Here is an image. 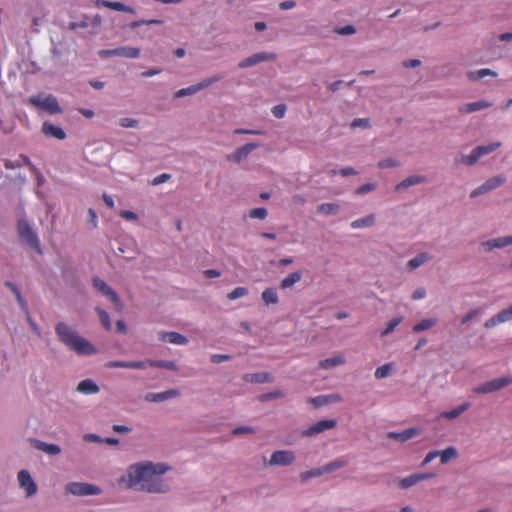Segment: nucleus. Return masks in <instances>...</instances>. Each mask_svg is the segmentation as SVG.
Returning <instances> with one entry per match:
<instances>
[{
    "label": "nucleus",
    "instance_id": "20",
    "mask_svg": "<svg viewBox=\"0 0 512 512\" xmlns=\"http://www.w3.org/2000/svg\"><path fill=\"white\" fill-rule=\"evenodd\" d=\"M42 132L46 136L53 137V138H56L58 140H63L66 137L65 131L61 127L56 126V125H54V124H52L51 122H48V121L43 123Z\"/></svg>",
    "mask_w": 512,
    "mask_h": 512
},
{
    "label": "nucleus",
    "instance_id": "15",
    "mask_svg": "<svg viewBox=\"0 0 512 512\" xmlns=\"http://www.w3.org/2000/svg\"><path fill=\"white\" fill-rule=\"evenodd\" d=\"M337 422L336 420L330 419V420H321L318 421L316 424L310 426L308 429L302 432L303 436L311 437L316 434H319L325 430L332 429L336 427Z\"/></svg>",
    "mask_w": 512,
    "mask_h": 512
},
{
    "label": "nucleus",
    "instance_id": "5",
    "mask_svg": "<svg viewBox=\"0 0 512 512\" xmlns=\"http://www.w3.org/2000/svg\"><path fill=\"white\" fill-rule=\"evenodd\" d=\"M501 145L500 142L491 143L488 145L478 146L473 151L467 155L461 157V162L468 166L474 165L482 156L488 155L489 153L495 151Z\"/></svg>",
    "mask_w": 512,
    "mask_h": 512
},
{
    "label": "nucleus",
    "instance_id": "22",
    "mask_svg": "<svg viewBox=\"0 0 512 512\" xmlns=\"http://www.w3.org/2000/svg\"><path fill=\"white\" fill-rule=\"evenodd\" d=\"M509 245H512V236L499 237L483 243V246L487 251L495 248H503Z\"/></svg>",
    "mask_w": 512,
    "mask_h": 512
},
{
    "label": "nucleus",
    "instance_id": "62",
    "mask_svg": "<svg viewBox=\"0 0 512 512\" xmlns=\"http://www.w3.org/2000/svg\"><path fill=\"white\" fill-rule=\"evenodd\" d=\"M480 313L479 309H472L470 312H468L461 320L462 324H465L472 320L474 317H476Z\"/></svg>",
    "mask_w": 512,
    "mask_h": 512
},
{
    "label": "nucleus",
    "instance_id": "40",
    "mask_svg": "<svg viewBox=\"0 0 512 512\" xmlns=\"http://www.w3.org/2000/svg\"><path fill=\"white\" fill-rule=\"evenodd\" d=\"M6 286L15 294L17 302L22 307V309L28 314L27 304L24 301L19 289L12 282H6Z\"/></svg>",
    "mask_w": 512,
    "mask_h": 512
},
{
    "label": "nucleus",
    "instance_id": "25",
    "mask_svg": "<svg viewBox=\"0 0 512 512\" xmlns=\"http://www.w3.org/2000/svg\"><path fill=\"white\" fill-rule=\"evenodd\" d=\"M77 390L83 394H96L99 392V387L93 380L85 379L78 384Z\"/></svg>",
    "mask_w": 512,
    "mask_h": 512
},
{
    "label": "nucleus",
    "instance_id": "45",
    "mask_svg": "<svg viewBox=\"0 0 512 512\" xmlns=\"http://www.w3.org/2000/svg\"><path fill=\"white\" fill-rule=\"evenodd\" d=\"M497 320L500 321V323L512 320V304L508 308L497 313Z\"/></svg>",
    "mask_w": 512,
    "mask_h": 512
},
{
    "label": "nucleus",
    "instance_id": "23",
    "mask_svg": "<svg viewBox=\"0 0 512 512\" xmlns=\"http://www.w3.org/2000/svg\"><path fill=\"white\" fill-rule=\"evenodd\" d=\"M433 476H434V474H425V473L412 474L408 477L403 478L400 481V486H401V488L407 489V488L412 487L413 485L417 484L418 482L426 480Z\"/></svg>",
    "mask_w": 512,
    "mask_h": 512
},
{
    "label": "nucleus",
    "instance_id": "32",
    "mask_svg": "<svg viewBox=\"0 0 512 512\" xmlns=\"http://www.w3.org/2000/svg\"><path fill=\"white\" fill-rule=\"evenodd\" d=\"M469 407H470V403L466 402L450 411L443 412L441 414V417L445 418V419H450V420L455 419L458 416H460L463 412H465Z\"/></svg>",
    "mask_w": 512,
    "mask_h": 512
},
{
    "label": "nucleus",
    "instance_id": "61",
    "mask_svg": "<svg viewBox=\"0 0 512 512\" xmlns=\"http://www.w3.org/2000/svg\"><path fill=\"white\" fill-rule=\"evenodd\" d=\"M230 358H231V356L225 355V354H213L211 356L210 360L213 363H221V362L229 360Z\"/></svg>",
    "mask_w": 512,
    "mask_h": 512
},
{
    "label": "nucleus",
    "instance_id": "8",
    "mask_svg": "<svg viewBox=\"0 0 512 512\" xmlns=\"http://www.w3.org/2000/svg\"><path fill=\"white\" fill-rule=\"evenodd\" d=\"M506 181L505 176L503 175H497L494 177L489 178L487 181H485L481 186L477 187L471 192V197L475 198L477 196H480L482 194H485L491 190L496 189L497 187L504 184Z\"/></svg>",
    "mask_w": 512,
    "mask_h": 512
},
{
    "label": "nucleus",
    "instance_id": "4",
    "mask_svg": "<svg viewBox=\"0 0 512 512\" xmlns=\"http://www.w3.org/2000/svg\"><path fill=\"white\" fill-rule=\"evenodd\" d=\"M17 230L19 237L23 242L37 252H41L37 234L26 220L22 219L18 221Z\"/></svg>",
    "mask_w": 512,
    "mask_h": 512
},
{
    "label": "nucleus",
    "instance_id": "9",
    "mask_svg": "<svg viewBox=\"0 0 512 512\" xmlns=\"http://www.w3.org/2000/svg\"><path fill=\"white\" fill-rule=\"evenodd\" d=\"M99 55L101 57L119 56L133 59L139 57L140 49L137 47H118L116 49L101 50Z\"/></svg>",
    "mask_w": 512,
    "mask_h": 512
},
{
    "label": "nucleus",
    "instance_id": "11",
    "mask_svg": "<svg viewBox=\"0 0 512 512\" xmlns=\"http://www.w3.org/2000/svg\"><path fill=\"white\" fill-rule=\"evenodd\" d=\"M512 383V379L509 377L496 378L488 381L476 388V392L487 394L498 391Z\"/></svg>",
    "mask_w": 512,
    "mask_h": 512
},
{
    "label": "nucleus",
    "instance_id": "18",
    "mask_svg": "<svg viewBox=\"0 0 512 512\" xmlns=\"http://www.w3.org/2000/svg\"><path fill=\"white\" fill-rule=\"evenodd\" d=\"M259 144L257 143H248L245 144L235 150V152L229 156V159L240 162L245 159L254 149L258 148Z\"/></svg>",
    "mask_w": 512,
    "mask_h": 512
},
{
    "label": "nucleus",
    "instance_id": "59",
    "mask_svg": "<svg viewBox=\"0 0 512 512\" xmlns=\"http://www.w3.org/2000/svg\"><path fill=\"white\" fill-rule=\"evenodd\" d=\"M148 361H128V368L131 369H145L147 367Z\"/></svg>",
    "mask_w": 512,
    "mask_h": 512
},
{
    "label": "nucleus",
    "instance_id": "2",
    "mask_svg": "<svg viewBox=\"0 0 512 512\" xmlns=\"http://www.w3.org/2000/svg\"><path fill=\"white\" fill-rule=\"evenodd\" d=\"M59 340L69 349L79 355H91L96 352L94 346L85 338L79 336L70 326L59 322L55 328Z\"/></svg>",
    "mask_w": 512,
    "mask_h": 512
},
{
    "label": "nucleus",
    "instance_id": "48",
    "mask_svg": "<svg viewBox=\"0 0 512 512\" xmlns=\"http://www.w3.org/2000/svg\"><path fill=\"white\" fill-rule=\"evenodd\" d=\"M249 216L263 220L267 217V210L264 207L254 208L250 210Z\"/></svg>",
    "mask_w": 512,
    "mask_h": 512
},
{
    "label": "nucleus",
    "instance_id": "7",
    "mask_svg": "<svg viewBox=\"0 0 512 512\" xmlns=\"http://www.w3.org/2000/svg\"><path fill=\"white\" fill-rule=\"evenodd\" d=\"M94 287L104 296L108 297L109 300L114 304L118 311L122 310V302L118 297L117 293L103 280L95 278L93 280Z\"/></svg>",
    "mask_w": 512,
    "mask_h": 512
},
{
    "label": "nucleus",
    "instance_id": "35",
    "mask_svg": "<svg viewBox=\"0 0 512 512\" xmlns=\"http://www.w3.org/2000/svg\"><path fill=\"white\" fill-rule=\"evenodd\" d=\"M262 300L266 305L277 304L279 299L276 290L273 288L264 289L262 292Z\"/></svg>",
    "mask_w": 512,
    "mask_h": 512
},
{
    "label": "nucleus",
    "instance_id": "43",
    "mask_svg": "<svg viewBox=\"0 0 512 512\" xmlns=\"http://www.w3.org/2000/svg\"><path fill=\"white\" fill-rule=\"evenodd\" d=\"M96 311L99 315L100 321H101L102 325L104 326V328L106 330H110L111 329V321H110V317H109L108 313L101 308H96Z\"/></svg>",
    "mask_w": 512,
    "mask_h": 512
},
{
    "label": "nucleus",
    "instance_id": "19",
    "mask_svg": "<svg viewBox=\"0 0 512 512\" xmlns=\"http://www.w3.org/2000/svg\"><path fill=\"white\" fill-rule=\"evenodd\" d=\"M179 395V391L176 389H170L164 392L159 393H147L145 395V400L148 402H162Z\"/></svg>",
    "mask_w": 512,
    "mask_h": 512
},
{
    "label": "nucleus",
    "instance_id": "3",
    "mask_svg": "<svg viewBox=\"0 0 512 512\" xmlns=\"http://www.w3.org/2000/svg\"><path fill=\"white\" fill-rule=\"evenodd\" d=\"M29 103L33 106L53 115L62 112L61 107L55 96L38 94L29 98Z\"/></svg>",
    "mask_w": 512,
    "mask_h": 512
},
{
    "label": "nucleus",
    "instance_id": "50",
    "mask_svg": "<svg viewBox=\"0 0 512 512\" xmlns=\"http://www.w3.org/2000/svg\"><path fill=\"white\" fill-rule=\"evenodd\" d=\"M399 163L392 159V158H386L378 162V167L380 169H386V168H392L398 166Z\"/></svg>",
    "mask_w": 512,
    "mask_h": 512
},
{
    "label": "nucleus",
    "instance_id": "36",
    "mask_svg": "<svg viewBox=\"0 0 512 512\" xmlns=\"http://www.w3.org/2000/svg\"><path fill=\"white\" fill-rule=\"evenodd\" d=\"M36 447L50 455H58L61 452V449L56 444H47L45 442L36 441Z\"/></svg>",
    "mask_w": 512,
    "mask_h": 512
},
{
    "label": "nucleus",
    "instance_id": "28",
    "mask_svg": "<svg viewBox=\"0 0 512 512\" xmlns=\"http://www.w3.org/2000/svg\"><path fill=\"white\" fill-rule=\"evenodd\" d=\"M346 362L344 356L342 355H335L330 358H326L322 361H320L319 366L323 369H330L333 367H336L338 365H342Z\"/></svg>",
    "mask_w": 512,
    "mask_h": 512
},
{
    "label": "nucleus",
    "instance_id": "53",
    "mask_svg": "<svg viewBox=\"0 0 512 512\" xmlns=\"http://www.w3.org/2000/svg\"><path fill=\"white\" fill-rule=\"evenodd\" d=\"M120 125L124 128H135L138 126V121L133 118H122Z\"/></svg>",
    "mask_w": 512,
    "mask_h": 512
},
{
    "label": "nucleus",
    "instance_id": "41",
    "mask_svg": "<svg viewBox=\"0 0 512 512\" xmlns=\"http://www.w3.org/2000/svg\"><path fill=\"white\" fill-rule=\"evenodd\" d=\"M324 474L323 467L321 468H313L311 470L302 472L300 474V479L302 482L307 481L310 478L319 477Z\"/></svg>",
    "mask_w": 512,
    "mask_h": 512
},
{
    "label": "nucleus",
    "instance_id": "1",
    "mask_svg": "<svg viewBox=\"0 0 512 512\" xmlns=\"http://www.w3.org/2000/svg\"><path fill=\"white\" fill-rule=\"evenodd\" d=\"M166 470L167 468L164 465H154L152 463L131 466L128 470L127 486L150 493L167 492L169 486L161 477Z\"/></svg>",
    "mask_w": 512,
    "mask_h": 512
},
{
    "label": "nucleus",
    "instance_id": "10",
    "mask_svg": "<svg viewBox=\"0 0 512 512\" xmlns=\"http://www.w3.org/2000/svg\"><path fill=\"white\" fill-rule=\"evenodd\" d=\"M221 78H222V76H214V77H211V78H208V79H204L203 81L199 82L198 84H195V85L189 86L187 88H182V89L178 90L177 92H175L174 97L175 98H181V97H185V96H188V95L195 94V93L199 92L200 90H202L204 88H207L208 86H210L214 82H217Z\"/></svg>",
    "mask_w": 512,
    "mask_h": 512
},
{
    "label": "nucleus",
    "instance_id": "63",
    "mask_svg": "<svg viewBox=\"0 0 512 512\" xmlns=\"http://www.w3.org/2000/svg\"><path fill=\"white\" fill-rule=\"evenodd\" d=\"M426 289L423 288V287H420L418 289H416L413 294H412V299L413 300H420V299H423L426 297Z\"/></svg>",
    "mask_w": 512,
    "mask_h": 512
},
{
    "label": "nucleus",
    "instance_id": "47",
    "mask_svg": "<svg viewBox=\"0 0 512 512\" xmlns=\"http://www.w3.org/2000/svg\"><path fill=\"white\" fill-rule=\"evenodd\" d=\"M487 75L496 76V73L490 69H480L470 74V78L473 80L484 78Z\"/></svg>",
    "mask_w": 512,
    "mask_h": 512
},
{
    "label": "nucleus",
    "instance_id": "42",
    "mask_svg": "<svg viewBox=\"0 0 512 512\" xmlns=\"http://www.w3.org/2000/svg\"><path fill=\"white\" fill-rule=\"evenodd\" d=\"M402 322V317H396V318H393L391 319L388 324H387V327L381 332V336H386L390 333H392L395 328Z\"/></svg>",
    "mask_w": 512,
    "mask_h": 512
},
{
    "label": "nucleus",
    "instance_id": "29",
    "mask_svg": "<svg viewBox=\"0 0 512 512\" xmlns=\"http://www.w3.org/2000/svg\"><path fill=\"white\" fill-rule=\"evenodd\" d=\"M426 182V177L420 176V175H413L410 176L404 180H402L399 184L396 186V190L405 189L412 185L420 184Z\"/></svg>",
    "mask_w": 512,
    "mask_h": 512
},
{
    "label": "nucleus",
    "instance_id": "39",
    "mask_svg": "<svg viewBox=\"0 0 512 512\" xmlns=\"http://www.w3.org/2000/svg\"><path fill=\"white\" fill-rule=\"evenodd\" d=\"M317 211L324 215L336 214L339 211V205L335 203H322L318 206Z\"/></svg>",
    "mask_w": 512,
    "mask_h": 512
},
{
    "label": "nucleus",
    "instance_id": "58",
    "mask_svg": "<svg viewBox=\"0 0 512 512\" xmlns=\"http://www.w3.org/2000/svg\"><path fill=\"white\" fill-rule=\"evenodd\" d=\"M355 32H356V29L352 25H346L337 30V33L340 35H351V34H354Z\"/></svg>",
    "mask_w": 512,
    "mask_h": 512
},
{
    "label": "nucleus",
    "instance_id": "55",
    "mask_svg": "<svg viewBox=\"0 0 512 512\" xmlns=\"http://www.w3.org/2000/svg\"><path fill=\"white\" fill-rule=\"evenodd\" d=\"M163 21L162 20H156V19H151V20H141V21H135L131 24V27L132 28H136V27H139L143 24H146V25H150V24H162Z\"/></svg>",
    "mask_w": 512,
    "mask_h": 512
},
{
    "label": "nucleus",
    "instance_id": "12",
    "mask_svg": "<svg viewBox=\"0 0 512 512\" xmlns=\"http://www.w3.org/2000/svg\"><path fill=\"white\" fill-rule=\"evenodd\" d=\"M277 55L272 52H259L243 59L238 66L240 68H248L264 61H274Z\"/></svg>",
    "mask_w": 512,
    "mask_h": 512
},
{
    "label": "nucleus",
    "instance_id": "57",
    "mask_svg": "<svg viewBox=\"0 0 512 512\" xmlns=\"http://www.w3.org/2000/svg\"><path fill=\"white\" fill-rule=\"evenodd\" d=\"M108 368H128V361H109L106 363Z\"/></svg>",
    "mask_w": 512,
    "mask_h": 512
},
{
    "label": "nucleus",
    "instance_id": "6",
    "mask_svg": "<svg viewBox=\"0 0 512 512\" xmlns=\"http://www.w3.org/2000/svg\"><path fill=\"white\" fill-rule=\"evenodd\" d=\"M66 493L76 496L98 495L100 488L95 485L81 482H70L65 487Z\"/></svg>",
    "mask_w": 512,
    "mask_h": 512
},
{
    "label": "nucleus",
    "instance_id": "21",
    "mask_svg": "<svg viewBox=\"0 0 512 512\" xmlns=\"http://www.w3.org/2000/svg\"><path fill=\"white\" fill-rule=\"evenodd\" d=\"M160 340L176 345H185L188 343V339L178 332H161Z\"/></svg>",
    "mask_w": 512,
    "mask_h": 512
},
{
    "label": "nucleus",
    "instance_id": "17",
    "mask_svg": "<svg viewBox=\"0 0 512 512\" xmlns=\"http://www.w3.org/2000/svg\"><path fill=\"white\" fill-rule=\"evenodd\" d=\"M95 5L98 8L106 7V8L115 10V11H121V12L131 13V14L135 13V10L132 7L127 6L121 2H112V1H108V0H96Z\"/></svg>",
    "mask_w": 512,
    "mask_h": 512
},
{
    "label": "nucleus",
    "instance_id": "31",
    "mask_svg": "<svg viewBox=\"0 0 512 512\" xmlns=\"http://www.w3.org/2000/svg\"><path fill=\"white\" fill-rule=\"evenodd\" d=\"M430 259H431V256L428 253H425V252L419 253L418 255H416L414 258H412L408 262V267L411 270H414V269L420 267L421 265L425 264L426 262H428Z\"/></svg>",
    "mask_w": 512,
    "mask_h": 512
},
{
    "label": "nucleus",
    "instance_id": "38",
    "mask_svg": "<svg viewBox=\"0 0 512 512\" xmlns=\"http://www.w3.org/2000/svg\"><path fill=\"white\" fill-rule=\"evenodd\" d=\"M437 323L436 318L423 319L413 327L414 332H422L432 328Z\"/></svg>",
    "mask_w": 512,
    "mask_h": 512
},
{
    "label": "nucleus",
    "instance_id": "52",
    "mask_svg": "<svg viewBox=\"0 0 512 512\" xmlns=\"http://www.w3.org/2000/svg\"><path fill=\"white\" fill-rule=\"evenodd\" d=\"M370 126L369 119L367 118H356L352 121L351 127H362V128H368Z\"/></svg>",
    "mask_w": 512,
    "mask_h": 512
},
{
    "label": "nucleus",
    "instance_id": "51",
    "mask_svg": "<svg viewBox=\"0 0 512 512\" xmlns=\"http://www.w3.org/2000/svg\"><path fill=\"white\" fill-rule=\"evenodd\" d=\"M286 113V105L278 104L272 108V114L274 117L281 119L285 116Z\"/></svg>",
    "mask_w": 512,
    "mask_h": 512
},
{
    "label": "nucleus",
    "instance_id": "54",
    "mask_svg": "<svg viewBox=\"0 0 512 512\" xmlns=\"http://www.w3.org/2000/svg\"><path fill=\"white\" fill-rule=\"evenodd\" d=\"M375 189V184L367 183L359 186L356 189V194L363 195Z\"/></svg>",
    "mask_w": 512,
    "mask_h": 512
},
{
    "label": "nucleus",
    "instance_id": "56",
    "mask_svg": "<svg viewBox=\"0 0 512 512\" xmlns=\"http://www.w3.org/2000/svg\"><path fill=\"white\" fill-rule=\"evenodd\" d=\"M120 216L125 219V220H129V221H136L138 219V216L136 213L132 212V211H128V210H122L120 211Z\"/></svg>",
    "mask_w": 512,
    "mask_h": 512
},
{
    "label": "nucleus",
    "instance_id": "60",
    "mask_svg": "<svg viewBox=\"0 0 512 512\" xmlns=\"http://www.w3.org/2000/svg\"><path fill=\"white\" fill-rule=\"evenodd\" d=\"M170 178H171L170 174L163 173V174H160L157 177H155L152 181V184L159 185V184H162V183L168 181Z\"/></svg>",
    "mask_w": 512,
    "mask_h": 512
},
{
    "label": "nucleus",
    "instance_id": "37",
    "mask_svg": "<svg viewBox=\"0 0 512 512\" xmlns=\"http://www.w3.org/2000/svg\"><path fill=\"white\" fill-rule=\"evenodd\" d=\"M394 369V365L393 363H386L380 367H378L376 370H375V378L377 379H383L387 376H389L392 371Z\"/></svg>",
    "mask_w": 512,
    "mask_h": 512
},
{
    "label": "nucleus",
    "instance_id": "34",
    "mask_svg": "<svg viewBox=\"0 0 512 512\" xmlns=\"http://www.w3.org/2000/svg\"><path fill=\"white\" fill-rule=\"evenodd\" d=\"M347 464H348V461L346 459H344L343 457L338 458V459H336L334 461H331V462H329V463H327L326 465L323 466L324 474L325 473H330V472H333V471H335L337 469L345 467Z\"/></svg>",
    "mask_w": 512,
    "mask_h": 512
},
{
    "label": "nucleus",
    "instance_id": "49",
    "mask_svg": "<svg viewBox=\"0 0 512 512\" xmlns=\"http://www.w3.org/2000/svg\"><path fill=\"white\" fill-rule=\"evenodd\" d=\"M284 396V393L280 390H276V391H273V392H270V393H266V394H262L259 399L261 401H269L271 399H275V398H282Z\"/></svg>",
    "mask_w": 512,
    "mask_h": 512
},
{
    "label": "nucleus",
    "instance_id": "13",
    "mask_svg": "<svg viewBox=\"0 0 512 512\" xmlns=\"http://www.w3.org/2000/svg\"><path fill=\"white\" fill-rule=\"evenodd\" d=\"M20 488L26 492V497H32L37 493V485L27 470H21L18 473Z\"/></svg>",
    "mask_w": 512,
    "mask_h": 512
},
{
    "label": "nucleus",
    "instance_id": "33",
    "mask_svg": "<svg viewBox=\"0 0 512 512\" xmlns=\"http://www.w3.org/2000/svg\"><path fill=\"white\" fill-rule=\"evenodd\" d=\"M438 456L440 457V461L442 464H447L452 459H455L458 456V452L454 447H448L442 451H439Z\"/></svg>",
    "mask_w": 512,
    "mask_h": 512
},
{
    "label": "nucleus",
    "instance_id": "46",
    "mask_svg": "<svg viewBox=\"0 0 512 512\" xmlns=\"http://www.w3.org/2000/svg\"><path fill=\"white\" fill-rule=\"evenodd\" d=\"M148 365L151 367L167 368V369H171V370L175 369V364H174V362H171V361H163V360L151 361V360H149Z\"/></svg>",
    "mask_w": 512,
    "mask_h": 512
},
{
    "label": "nucleus",
    "instance_id": "16",
    "mask_svg": "<svg viewBox=\"0 0 512 512\" xmlns=\"http://www.w3.org/2000/svg\"><path fill=\"white\" fill-rule=\"evenodd\" d=\"M421 434V430L418 428H408L401 432H389L387 434L388 438L394 439L400 442H406L413 437H416Z\"/></svg>",
    "mask_w": 512,
    "mask_h": 512
},
{
    "label": "nucleus",
    "instance_id": "44",
    "mask_svg": "<svg viewBox=\"0 0 512 512\" xmlns=\"http://www.w3.org/2000/svg\"><path fill=\"white\" fill-rule=\"evenodd\" d=\"M248 294V289L245 288V287H236L235 289H233L228 295H227V298L229 300H235V299H238L240 297H244Z\"/></svg>",
    "mask_w": 512,
    "mask_h": 512
},
{
    "label": "nucleus",
    "instance_id": "30",
    "mask_svg": "<svg viewBox=\"0 0 512 512\" xmlns=\"http://www.w3.org/2000/svg\"><path fill=\"white\" fill-rule=\"evenodd\" d=\"M375 217L373 214L367 215L363 218L356 219L351 222L350 226L353 229H359L364 227H371L374 225Z\"/></svg>",
    "mask_w": 512,
    "mask_h": 512
},
{
    "label": "nucleus",
    "instance_id": "64",
    "mask_svg": "<svg viewBox=\"0 0 512 512\" xmlns=\"http://www.w3.org/2000/svg\"><path fill=\"white\" fill-rule=\"evenodd\" d=\"M315 406H322L329 403V397L328 396H318L311 400Z\"/></svg>",
    "mask_w": 512,
    "mask_h": 512
},
{
    "label": "nucleus",
    "instance_id": "27",
    "mask_svg": "<svg viewBox=\"0 0 512 512\" xmlns=\"http://www.w3.org/2000/svg\"><path fill=\"white\" fill-rule=\"evenodd\" d=\"M302 278V272L301 271H295L284 277L280 282V288L281 289H288L291 288L294 284L299 282Z\"/></svg>",
    "mask_w": 512,
    "mask_h": 512
},
{
    "label": "nucleus",
    "instance_id": "26",
    "mask_svg": "<svg viewBox=\"0 0 512 512\" xmlns=\"http://www.w3.org/2000/svg\"><path fill=\"white\" fill-rule=\"evenodd\" d=\"M491 106L490 102L487 101H477L472 103L464 104L460 107V112L462 113H472L481 109H485Z\"/></svg>",
    "mask_w": 512,
    "mask_h": 512
},
{
    "label": "nucleus",
    "instance_id": "14",
    "mask_svg": "<svg viewBox=\"0 0 512 512\" xmlns=\"http://www.w3.org/2000/svg\"><path fill=\"white\" fill-rule=\"evenodd\" d=\"M295 455L292 451L279 450L272 453L269 465L271 466H286L294 462Z\"/></svg>",
    "mask_w": 512,
    "mask_h": 512
},
{
    "label": "nucleus",
    "instance_id": "24",
    "mask_svg": "<svg viewBox=\"0 0 512 512\" xmlns=\"http://www.w3.org/2000/svg\"><path fill=\"white\" fill-rule=\"evenodd\" d=\"M243 379L250 383H268L272 382L273 376L268 372H259L246 374Z\"/></svg>",
    "mask_w": 512,
    "mask_h": 512
}]
</instances>
